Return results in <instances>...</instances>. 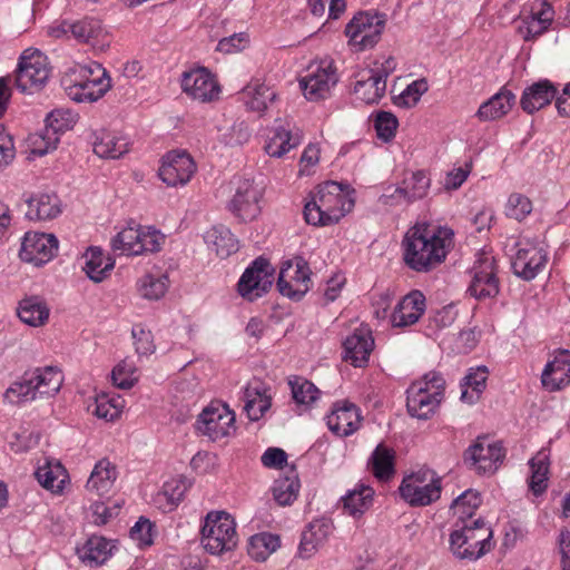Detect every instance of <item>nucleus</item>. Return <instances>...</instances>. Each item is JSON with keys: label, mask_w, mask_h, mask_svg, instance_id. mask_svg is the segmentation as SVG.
Returning a JSON list of instances; mask_svg holds the SVG:
<instances>
[{"label": "nucleus", "mask_w": 570, "mask_h": 570, "mask_svg": "<svg viewBox=\"0 0 570 570\" xmlns=\"http://www.w3.org/2000/svg\"><path fill=\"white\" fill-rule=\"evenodd\" d=\"M58 250V239L53 234L26 233L19 256L23 262L41 266L51 261Z\"/></svg>", "instance_id": "16"}, {"label": "nucleus", "mask_w": 570, "mask_h": 570, "mask_svg": "<svg viewBox=\"0 0 570 570\" xmlns=\"http://www.w3.org/2000/svg\"><path fill=\"white\" fill-rule=\"evenodd\" d=\"M141 236V226L127 227L119 232L111 240L112 250L119 255L137 256L140 255L139 239Z\"/></svg>", "instance_id": "47"}, {"label": "nucleus", "mask_w": 570, "mask_h": 570, "mask_svg": "<svg viewBox=\"0 0 570 570\" xmlns=\"http://www.w3.org/2000/svg\"><path fill=\"white\" fill-rule=\"evenodd\" d=\"M547 252L538 244L520 243L512 261L514 274L525 281L533 279L546 266Z\"/></svg>", "instance_id": "18"}, {"label": "nucleus", "mask_w": 570, "mask_h": 570, "mask_svg": "<svg viewBox=\"0 0 570 570\" xmlns=\"http://www.w3.org/2000/svg\"><path fill=\"white\" fill-rule=\"evenodd\" d=\"M181 88L188 96L202 102L217 99L220 92L216 79L206 68L184 72Z\"/></svg>", "instance_id": "19"}, {"label": "nucleus", "mask_w": 570, "mask_h": 570, "mask_svg": "<svg viewBox=\"0 0 570 570\" xmlns=\"http://www.w3.org/2000/svg\"><path fill=\"white\" fill-rule=\"evenodd\" d=\"M348 186L336 181H326L318 185L311 193V199L305 204L304 217L307 224L327 226L336 224L354 206L350 196Z\"/></svg>", "instance_id": "2"}, {"label": "nucleus", "mask_w": 570, "mask_h": 570, "mask_svg": "<svg viewBox=\"0 0 570 570\" xmlns=\"http://www.w3.org/2000/svg\"><path fill=\"white\" fill-rule=\"evenodd\" d=\"M373 495L374 490L370 485L360 483L342 498L343 508L351 517L360 518L371 508Z\"/></svg>", "instance_id": "36"}, {"label": "nucleus", "mask_w": 570, "mask_h": 570, "mask_svg": "<svg viewBox=\"0 0 570 570\" xmlns=\"http://www.w3.org/2000/svg\"><path fill=\"white\" fill-rule=\"evenodd\" d=\"M188 484L185 479H171L165 482L161 493L158 494L159 500H166L168 510H173L183 500Z\"/></svg>", "instance_id": "60"}, {"label": "nucleus", "mask_w": 570, "mask_h": 570, "mask_svg": "<svg viewBox=\"0 0 570 570\" xmlns=\"http://www.w3.org/2000/svg\"><path fill=\"white\" fill-rule=\"evenodd\" d=\"M428 82L425 79L412 81L397 97L395 104L401 107H414L421 99L422 95L428 91Z\"/></svg>", "instance_id": "63"}, {"label": "nucleus", "mask_w": 570, "mask_h": 570, "mask_svg": "<svg viewBox=\"0 0 570 570\" xmlns=\"http://www.w3.org/2000/svg\"><path fill=\"white\" fill-rule=\"evenodd\" d=\"M299 491V481L296 475L278 478L274 481L272 492L275 501L279 505L292 504Z\"/></svg>", "instance_id": "55"}, {"label": "nucleus", "mask_w": 570, "mask_h": 570, "mask_svg": "<svg viewBox=\"0 0 570 570\" xmlns=\"http://www.w3.org/2000/svg\"><path fill=\"white\" fill-rule=\"evenodd\" d=\"M386 82L376 76L370 68L363 69L356 75L354 94L356 98L366 105L377 104L385 95Z\"/></svg>", "instance_id": "26"}, {"label": "nucleus", "mask_w": 570, "mask_h": 570, "mask_svg": "<svg viewBox=\"0 0 570 570\" xmlns=\"http://www.w3.org/2000/svg\"><path fill=\"white\" fill-rule=\"evenodd\" d=\"M38 482L53 493H60L68 480L66 469L59 463L47 462L35 472Z\"/></svg>", "instance_id": "41"}, {"label": "nucleus", "mask_w": 570, "mask_h": 570, "mask_svg": "<svg viewBox=\"0 0 570 570\" xmlns=\"http://www.w3.org/2000/svg\"><path fill=\"white\" fill-rule=\"evenodd\" d=\"M238 542L236 523L225 511L207 513L202 528V544L214 556H220L234 550Z\"/></svg>", "instance_id": "5"}, {"label": "nucleus", "mask_w": 570, "mask_h": 570, "mask_svg": "<svg viewBox=\"0 0 570 570\" xmlns=\"http://www.w3.org/2000/svg\"><path fill=\"white\" fill-rule=\"evenodd\" d=\"M118 472L115 464L108 459L98 461L87 481L86 489L99 497L108 494L117 479Z\"/></svg>", "instance_id": "29"}, {"label": "nucleus", "mask_w": 570, "mask_h": 570, "mask_svg": "<svg viewBox=\"0 0 570 570\" xmlns=\"http://www.w3.org/2000/svg\"><path fill=\"white\" fill-rule=\"evenodd\" d=\"M50 76V66L40 50L26 49L16 70V86L23 94H33L43 88Z\"/></svg>", "instance_id": "8"}, {"label": "nucleus", "mask_w": 570, "mask_h": 570, "mask_svg": "<svg viewBox=\"0 0 570 570\" xmlns=\"http://www.w3.org/2000/svg\"><path fill=\"white\" fill-rule=\"evenodd\" d=\"M61 83L66 95L76 102L97 101L111 88V81L90 85L62 78Z\"/></svg>", "instance_id": "30"}, {"label": "nucleus", "mask_w": 570, "mask_h": 570, "mask_svg": "<svg viewBox=\"0 0 570 570\" xmlns=\"http://www.w3.org/2000/svg\"><path fill=\"white\" fill-rule=\"evenodd\" d=\"M264 187L253 179H239L228 204L229 212L242 222H250L261 213Z\"/></svg>", "instance_id": "12"}, {"label": "nucleus", "mask_w": 570, "mask_h": 570, "mask_svg": "<svg viewBox=\"0 0 570 570\" xmlns=\"http://www.w3.org/2000/svg\"><path fill=\"white\" fill-rule=\"evenodd\" d=\"M124 406L125 401L120 396L100 394L95 399L92 413L99 419L114 421L119 417Z\"/></svg>", "instance_id": "54"}, {"label": "nucleus", "mask_w": 570, "mask_h": 570, "mask_svg": "<svg viewBox=\"0 0 570 570\" xmlns=\"http://www.w3.org/2000/svg\"><path fill=\"white\" fill-rule=\"evenodd\" d=\"M503 458L501 443H491L487 438H478L464 454L465 462L479 473H494Z\"/></svg>", "instance_id": "15"}, {"label": "nucleus", "mask_w": 570, "mask_h": 570, "mask_svg": "<svg viewBox=\"0 0 570 570\" xmlns=\"http://www.w3.org/2000/svg\"><path fill=\"white\" fill-rule=\"evenodd\" d=\"M308 7L314 16L322 17L328 8V17L337 19L346 8L344 0H308Z\"/></svg>", "instance_id": "64"}, {"label": "nucleus", "mask_w": 570, "mask_h": 570, "mask_svg": "<svg viewBox=\"0 0 570 570\" xmlns=\"http://www.w3.org/2000/svg\"><path fill=\"white\" fill-rule=\"evenodd\" d=\"M374 347V338L367 327H358L348 335L344 343V360L355 367H362L368 362Z\"/></svg>", "instance_id": "23"}, {"label": "nucleus", "mask_w": 570, "mask_h": 570, "mask_svg": "<svg viewBox=\"0 0 570 570\" xmlns=\"http://www.w3.org/2000/svg\"><path fill=\"white\" fill-rule=\"evenodd\" d=\"M196 171L193 158L185 151H171L163 158L159 178L169 187L186 185Z\"/></svg>", "instance_id": "17"}, {"label": "nucleus", "mask_w": 570, "mask_h": 570, "mask_svg": "<svg viewBox=\"0 0 570 570\" xmlns=\"http://www.w3.org/2000/svg\"><path fill=\"white\" fill-rule=\"evenodd\" d=\"M281 546L279 537L268 532L254 534L249 538L247 552L258 562L265 561Z\"/></svg>", "instance_id": "44"}, {"label": "nucleus", "mask_w": 570, "mask_h": 570, "mask_svg": "<svg viewBox=\"0 0 570 570\" xmlns=\"http://www.w3.org/2000/svg\"><path fill=\"white\" fill-rule=\"evenodd\" d=\"M111 379L114 384L119 389H130L138 381L137 368L132 361L124 360L118 363L112 372Z\"/></svg>", "instance_id": "59"}, {"label": "nucleus", "mask_w": 570, "mask_h": 570, "mask_svg": "<svg viewBox=\"0 0 570 570\" xmlns=\"http://www.w3.org/2000/svg\"><path fill=\"white\" fill-rule=\"evenodd\" d=\"M29 374L39 397L55 396L63 383L61 371L55 366L37 367Z\"/></svg>", "instance_id": "32"}, {"label": "nucleus", "mask_w": 570, "mask_h": 570, "mask_svg": "<svg viewBox=\"0 0 570 570\" xmlns=\"http://www.w3.org/2000/svg\"><path fill=\"white\" fill-rule=\"evenodd\" d=\"M385 20L382 16L371 12H358L347 23L345 35L350 43L357 50L373 48L381 38Z\"/></svg>", "instance_id": "10"}, {"label": "nucleus", "mask_w": 570, "mask_h": 570, "mask_svg": "<svg viewBox=\"0 0 570 570\" xmlns=\"http://www.w3.org/2000/svg\"><path fill=\"white\" fill-rule=\"evenodd\" d=\"M127 151V140L111 132H102L94 142V153L100 158L116 159Z\"/></svg>", "instance_id": "46"}, {"label": "nucleus", "mask_w": 570, "mask_h": 570, "mask_svg": "<svg viewBox=\"0 0 570 570\" xmlns=\"http://www.w3.org/2000/svg\"><path fill=\"white\" fill-rule=\"evenodd\" d=\"M489 370L481 365L471 367L460 383L461 400L469 404L478 402L487 387Z\"/></svg>", "instance_id": "33"}, {"label": "nucleus", "mask_w": 570, "mask_h": 570, "mask_svg": "<svg viewBox=\"0 0 570 570\" xmlns=\"http://www.w3.org/2000/svg\"><path fill=\"white\" fill-rule=\"evenodd\" d=\"M399 127L397 118L390 111H379L374 119V128L377 137L387 142L395 136Z\"/></svg>", "instance_id": "61"}, {"label": "nucleus", "mask_w": 570, "mask_h": 570, "mask_svg": "<svg viewBox=\"0 0 570 570\" xmlns=\"http://www.w3.org/2000/svg\"><path fill=\"white\" fill-rule=\"evenodd\" d=\"M168 276L167 275H144L137 284L138 292L141 297L150 301H157L161 298L168 289Z\"/></svg>", "instance_id": "53"}, {"label": "nucleus", "mask_w": 570, "mask_h": 570, "mask_svg": "<svg viewBox=\"0 0 570 570\" xmlns=\"http://www.w3.org/2000/svg\"><path fill=\"white\" fill-rule=\"evenodd\" d=\"M557 92L558 90L551 81L547 79L540 80L523 91L520 105L525 112L533 114L549 105L557 96Z\"/></svg>", "instance_id": "28"}, {"label": "nucleus", "mask_w": 570, "mask_h": 570, "mask_svg": "<svg viewBox=\"0 0 570 570\" xmlns=\"http://www.w3.org/2000/svg\"><path fill=\"white\" fill-rule=\"evenodd\" d=\"M462 523L450 533V551L456 559L475 561L492 549V530L481 518Z\"/></svg>", "instance_id": "3"}, {"label": "nucleus", "mask_w": 570, "mask_h": 570, "mask_svg": "<svg viewBox=\"0 0 570 570\" xmlns=\"http://www.w3.org/2000/svg\"><path fill=\"white\" fill-rule=\"evenodd\" d=\"M368 464L377 479L387 480L394 473V452L380 444L372 453Z\"/></svg>", "instance_id": "50"}, {"label": "nucleus", "mask_w": 570, "mask_h": 570, "mask_svg": "<svg viewBox=\"0 0 570 570\" xmlns=\"http://www.w3.org/2000/svg\"><path fill=\"white\" fill-rule=\"evenodd\" d=\"M515 104V96L510 90L502 88L490 99L483 102L478 111L476 117L481 121H492L505 116Z\"/></svg>", "instance_id": "31"}, {"label": "nucleus", "mask_w": 570, "mask_h": 570, "mask_svg": "<svg viewBox=\"0 0 570 570\" xmlns=\"http://www.w3.org/2000/svg\"><path fill=\"white\" fill-rule=\"evenodd\" d=\"M32 382L29 372H26L18 381L10 385L4 393V397L10 403H24L36 400L39 396Z\"/></svg>", "instance_id": "52"}, {"label": "nucleus", "mask_w": 570, "mask_h": 570, "mask_svg": "<svg viewBox=\"0 0 570 570\" xmlns=\"http://www.w3.org/2000/svg\"><path fill=\"white\" fill-rule=\"evenodd\" d=\"M529 465L531 470L529 488L533 494L539 495L543 493L548 487V455L544 452H539L530 460Z\"/></svg>", "instance_id": "51"}, {"label": "nucleus", "mask_w": 570, "mask_h": 570, "mask_svg": "<svg viewBox=\"0 0 570 570\" xmlns=\"http://www.w3.org/2000/svg\"><path fill=\"white\" fill-rule=\"evenodd\" d=\"M399 491L411 507H426L440 499L442 479L435 471L422 468L405 475Z\"/></svg>", "instance_id": "6"}, {"label": "nucleus", "mask_w": 570, "mask_h": 570, "mask_svg": "<svg viewBox=\"0 0 570 570\" xmlns=\"http://www.w3.org/2000/svg\"><path fill=\"white\" fill-rule=\"evenodd\" d=\"M481 504L480 493L474 490H466L451 504V510L462 522L470 519Z\"/></svg>", "instance_id": "56"}, {"label": "nucleus", "mask_w": 570, "mask_h": 570, "mask_svg": "<svg viewBox=\"0 0 570 570\" xmlns=\"http://www.w3.org/2000/svg\"><path fill=\"white\" fill-rule=\"evenodd\" d=\"M77 121V115L67 109H55L46 119V129L52 130L53 135L71 129Z\"/></svg>", "instance_id": "58"}, {"label": "nucleus", "mask_w": 570, "mask_h": 570, "mask_svg": "<svg viewBox=\"0 0 570 570\" xmlns=\"http://www.w3.org/2000/svg\"><path fill=\"white\" fill-rule=\"evenodd\" d=\"M445 380L435 372L426 373L406 390V409L412 417L430 419L444 399Z\"/></svg>", "instance_id": "4"}, {"label": "nucleus", "mask_w": 570, "mask_h": 570, "mask_svg": "<svg viewBox=\"0 0 570 570\" xmlns=\"http://www.w3.org/2000/svg\"><path fill=\"white\" fill-rule=\"evenodd\" d=\"M333 523L327 519H317L312 521L302 533L298 548V556L308 559L313 556L320 546H322L332 533Z\"/></svg>", "instance_id": "27"}, {"label": "nucleus", "mask_w": 570, "mask_h": 570, "mask_svg": "<svg viewBox=\"0 0 570 570\" xmlns=\"http://www.w3.org/2000/svg\"><path fill=\"white\" fill-rule=\"evenodd\" d=\"M205 242L217 256L225 258L237 252L238 242L232 232L224 226H216L205 235Z\"/></svg>", "instance_id": "40"}, {"label": "nucleus", "mask_w": 570, "mask_h": 570, "mask_svg": "<svg viewBox=\"0 0 570 570\" xmlns=\"http://www.w3.org/2000/svg\"><path fill=\"white\" fill-rule=\"evenodd\" d=\"M311 269L308 263L296 256L282 264L277 287L283 296L301 301L311 288Z\"/></svg>", "instance_id": "9"}, {"label": "nucleus", "mask_w": 570, "mask_h": 570, "mask_svg": "<svg viewBox=\"0 0 570 570\" xmlns=\"http://www.w3.org/2000/svg\"><path fill=\"white\" fill-rule=\"evenodd\" d=\"M541 383L549 392L563 390L570 384V351L553 352L542 371Z\"/></svg>", "instance_id": "21"}, {"label": "nucleus", "mask_w": 570, "mask_h": 570, "mask_svg": "<svg viewBox=\"0 0 570 570\" xmlns=\"http://www.w3.org/2000/svg\"><path fill=\"white\" fill-rule=\"evenodd\" d=\"M115 546L104 537L92 535L78 549L79 558L90 566L102 564L111 556Z\"/></svg>", "instance_id": "38"}, {"label": "nucleus", "mask_w": 570, "mask_h": 570, "mask_svg": "<svg viewBox=\"0 0 570 570\" xmlns=\"http://www.w3.org/2000/svg\"><path fill=\"white\" fill-rule=\"evenodd\" d=\"M430 183V178L424 171H415L403 179L397 193L405 196L406 204L412 203L428 195Z\"/></svg>", "instance_id": "48"}, {"label": "nucleus", "mask_w": 570, "mask_h": 570, "mask_svg": "<svg viewBox=\"0 0 570 570\" xmlns=\"http://www.w3.org/2000/svg\"><path fill=\"white\" fill-rule=\"evenodd\" d=\"M63 79H72L75 81L94 83L111 81L108 76L106 69L98 62H89L87 65H76L70 68L65 76Z\"/></svg>", "instance_id": "45"}, {"label": "nucleus", "mask_w": 570, "mask_h": 570, "mask_svg": "<svg viewBox=\"0 0 570 570\" xmlns=\"http://www.w3.org/2000/svg\"><path fill=\"white\" fill-rule=\"evenodd\" d=\"M361 421L358 407L347 401L336 402L332 412L326 416L328 429L341 438L355 433L361 426Z\"/></svg>", "instance_id": "22"}, {"label": "nucleus", "mask_w": 570, "mask_h": 570, "mask_svg": "<svg viewBox=\"0 0 570 570\" xmlns=\"http://www.w3.org/2000/svg\"><path fill=\"white\" fill-rule=\"evenodd\" d=\"M287 383L291 387L292 399L298 406L309 409L320 399L321 391L305 377L291 376Z\"/></svg>", "instance_id": "43"}, {"label": "nucleus", "mask_w": 570, "mask_h": 570, "mask_svg": "<svg viewBox=\"0 0 570 570\" xmlns=\"http://www.w3.org/2000/svg\"><path fill=\"white\" fill-rule=\"evenodd\" d=\"M425 311V296L412 291L395 306L391 322L394 327H406L416 323Z\"/></svg>", "instance_id": "25"}, {"label": "nucleus", "mask_w": 570, "mask_h": 570, "mask_svg": "<svg viewBox=\"0 0 570 570\" xmlns=\"http://www.w3.org/2000/svg\"><path fill=\"white\" fill-rule=\"evenodd\" d=\"M244 411L250 421H258L272 406L269 387L261 381H252L243 392Z\"/></svg>", "instance_id": "24"}, {"label": "nucleus", "mask_w": 570, "mask_h": 570, "mask_svg": "<svg viewBox=\"0 0 570 570\" xmlns=\"http://www.w3.org/2000/svg\"><path fill=\"white\" fill-rule=\"evenodd\" d=\"M274 267L264 257H257L240 276L237 287L242 297L254 301L268 292L274 282Z\"/></svg>", "instance_id": "11"}, {"label": "nucleus", "mask_w": 570, "mask_h": 570, "mask_svg": "<svg viewBox=\"0 0 570 570\" xmlns=\"http://www.w3.org/2000/svg\"><path fill=\"white\" fill-rule=\"evenodd\" d=\"M299 142V136L292 134L289 125L285 126L279 122L271 129L265 150L269 156L279 158L298 146Z\"/></svg>", "instance_id": "35"}, {"label": "nucleus", "mask_w": 570, "mask_h": 570, "mask_svg": "<svg viewBox=\"0 0 570 570\" xmlns=\"http://www.w3.org/2000/svg\"><path fill=\"white\" fill-rule=\"evenodd\" d=\"M532 212L531 200L522 194H511L505 205V215L515 220H523Z\"/></svg>", "instance_id": "62"}, {"label": "nucleus", "mask_w": 570, "mask_h": 570, "mask_svg": "<svg viewBox=\"0 0 570 570\" xmlns=\"http://www.w3.org/2000/svg\"><path fill=\"white\" fill-rule=\"evenodd\" d=\"M29 148L32 155L45 156L57 148L59 136L53 135L52 130L43 129L28 138Z\"/></svg>", "instance_id": "57"}, {"label": "nucleus", "mask_w": 570, "mask_h": 570, "mask_svg": "<svg viewBox=\"0 0 570 570\" xmlns=\"http://www.w3.org/2000/svg\"><path fill=\"white\" fill-rule=\"evenodd\" d=\"M235 414L227 405L212 403L199 414L196 428L212 441L222 440L228 436L234 430Z\"/></svg>", "instance_id": "13"}, {"label": "nucleus", "mask_w": 570, "mask_h": 570, "mask_svg": "<svg viewBox=\"0 0 570 570\" xmlns=\"http://www.w3.org/2000/svg\"><path fill=\"white\" fill-rule=\"evenodd\" d=\"M67 32H71L77 40L89 43L96 49L102 50L109 45L107 32L100 20L95 18H85L72 23L63 22L61 28L53 30L57 37Z\"/></svg>", "instance_id": "20"}, {"label": "nucleus", "mask_w": 570, "mask_h": 570, "mask_svg": "<svg viewBox=\"0 0 570 570\" xmlns=\"http://www.w3.org/2000/svg\"><path fill=\"white\" fill-rule=\"evenodd\" d=\"M244 96L247 98L246 105L249 109L264 111L275 99L276 92L266 83L256 80L244 89Z\"/></svg>", "instance_id": "49"}, {"label": "nucleus", "mask_w": 570, "mask_h": 570, "mask_svg": "<svg viewBox=\"0 0 570 570\" xmlns=\"http://www.w3.org/2000/svg\"><path fill=\"white\" fill-rule=\"evenodd\" d=\"M472 279L468 292L476 299L495 297L499 294V278L497 277V263L493 256L482 253L475 261L472 269Z\"/></svg>", "instance_id": "14"}, {"label": "nucleus", "mask_w": 570, "mask_h": 570, "mask_svg": "<svg viewBox=\"0 0 570 570\" xmlns=\"http://www.w3.org/2000/svg\"><path fill=\"white\" fill-rule=\"evenodd\" d=\"M50 309L39 296L23 298L18 306V316L27 325L38 327L47 323Z\"/></svg>", "instance_id": "37"}, {"label": "nucleus", "mask_w": 570, "mask_h": 570, "mask_svg": "<svg viewBox=\"0 0 570 570\" xmlns=\"http://www.w3.org/2000/svg\"><path fill=\"white\" fill-rule=\"evenodd\" d=\"M61 213V204L57 195L40 194L28 200L27 216L36 220H49Z\"/></svg>", "instance_id": "39"}, {"label": "nucleus", "mask_w": 570, "mask_h": 570, "mask_svg": "<svg viewBox=\"0 0 570 570\" xmlns=\"http://www.w3.org/2000/svg\"><path fill=\"white\" fill-rule=\"evenodd\" d=\"M85 257L83 271L96 283L105 279L115 266V261L110 257H105L102 250L98 247H90L86 252Z\"/></svg>", "instance_id": "42"}, {"label": "nucleus", "mask_w": 570, "mask_h": 570, "mask_svg": "<svg viewBox=\"0 0 570 570\" xmlns=\"http://www.w3.org/2000/svg\"><path fill=\"white\" fill-rule=\"evenodd\" d=\"M338 81L337 69L331 59H321L309 62L299 77V88L309 101L327 98Z\"/></svg>", "instance_id": "7"}, {"label": "nucleus", "mask_w": 570, "mask_h": 570, "mask_svg": "<svg viewBox=\"0 0 570 570\" xmlns=\"http://www.w3.org/2000/svg\"><path fill=\"white\" fill-rule=\"evenodd\" d=\"M552 20V7L548 3H543L538 12L522 19L518 27V32L525 41L533 40L549 29Z\"/></svg>", "instance_id": "34"}, {"label": "nucleus", "mask_w": 570, "mask_h": 570, "mask_svg": "<svg viewBox=\"0 0 570 570\" xmlns=\"http://www.w3.org/2000/svg\"><path fill=\"white\" fill-rule=\"evenodd\" d=\"M453 245L454 233L451 228L416 224L403 239L404 262L415 272H429L445 261Z\"/></svg>", "instance_id": "1"}]
</instances>
